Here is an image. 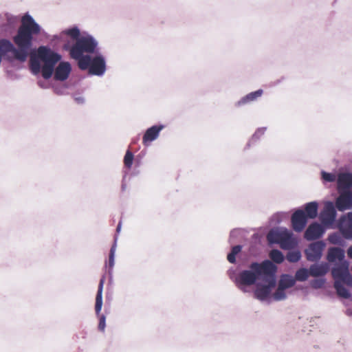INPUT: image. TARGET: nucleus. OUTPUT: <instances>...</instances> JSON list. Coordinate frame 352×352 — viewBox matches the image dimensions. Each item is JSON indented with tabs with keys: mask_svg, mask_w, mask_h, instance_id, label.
<instances>
[{
	"mask_svg": "<svg viewBox=\"0 0 352 352\" xmlns=\"http://www.w3.org/2000/svg\"><path fill=\"white\" fill-rule=\"evenodd\" d=\"M318 204L316 201H311L305 205L304 211L307 219H315L318 215Z\"/></svg>",
	"mask_w": 352,
	"mask_h": 352,
	"instance_id": "obj_20",
	"label": "nucleus"
},
{
	"mask_svg": "<svg viewBox=\"0 0 352 352\" xmlns=\"http://www.w3.org/2000/svg\"><path fill=\"white\" fill-rule=\"evenodd\" d=\"M105 279V275H103L100 280L95 303V311L96 315L99 317L98 329L101 331H104L106 327V317L104 315L100 314L102 307L103 286Z\"/></svg>",
	"mask_w": 352,
	"mask_h": 352,
	"instance_id": "obj_6",
	"label": "nucleus"
},
{
	"mask_svg": "<svg viewBox=\"0 0 352 352\" xmlns=\"http://www.w3.org/2000/svg\"><path fill=\"white\" fill-rule=\"evenodd\" d=\"M301 258V254L300 251H291L287 254L286 258L290 263H296Z\"/></svg>",
	"mask_w": 352,
	"mask_h": 352,
	"instance_id": "obj_28",
	"label": "nucleus"
},
{
	"mask_svg": "<svg viewBox=\"0 0 352 352\" xmlns=\"http://www.w3.org/2000/svg\"><path fill=\"white\" fill-rule=\"evenodd\" d=\"M265 129H259L258 130L256 131V132L254 134V136H258L260 135H262L265 132Z\"/></svg>",
	"mask_w": 352,
	"mask_h": 352,
	"instance_id": "obj_35",
	"label": "nucleus"
},
{
	"mask_svg": "<svg viewBox=\"0 0 352 352\" xmlns=\"http://www.w3.org/2000/svg\"><path fill=\"white\" fill-rule=\"evenodd\" d=\"M163 128V125H154L148 128L143 135V144L147 145L151 142L155 140L158 137L160 132Z\"/></svg>",
	"mask_w": 352,
	"mask_h": 352,
	"instance_id": "obj_17",
	"label": "nucleus"
},
{
	"mask_svg": "<svg viewBox=\"0 0 352 352\" xmlns=\"http://www.w3.org/2000/svg\"><path fill=\"white\" fill-rule=\"evenodd\" d=\"M322 178L326 182H333L336 180V175L333 173H326L324 171L322 172Z\"/></svg>",
	"mask_w": 352,
	"mask_h": 352,
	"instance_id": "obj_33",
	"label": "nucleus"
},
{
	"mask_svg": "<svg viewBox=\"0 0 352 352\" xmlns=\"http://www.w3.org/2000/svg\"><path fill=\"white\" fill-rule=\"evenodd\" d=\"M64 34L70 36L72 39L76 40V41L80 38V30L77 27H74L70 29L65 30L64 31Z\"/></svg>",
	"mask_w": 352,
	"mask_h": 352,
	"instance_id": "obj_27",
	"label": "nucleus"
},
{
	"mask_svg": "<svg viewBox=\"0 0 352 352\" xmlns=\"http://www.w3.org/2000/svg\"><path fill=\"white\" fill-rule=\"evenodd\" d=\"M296 280L289 275H283L279 281L278 285L283 289H287L295 285Z\"/></svg>",
	"mask_w": 352,
	"mask_h": 352,
	"instance_id": "obj_22",
	"label": "nucleus"
},
{
	"mask_svg": "<svg viewBox=\"0 0 352 352\" xmlns=\"http://www.w3.org/2000/svg\"><path fill=\"white\" fill-rule=\"evenodd\" d=\"M270 258L276 263L280 264L284 261L283 253L278 250H272L270 252Z\"/></svg>",
	"mask_w": 352,
	"mask_h": 352,
	"instance_id": "obj_23",
	"label": "nucleus"
},
{
	"mask_svg": "<svg viewBox=\"0 0 352 352\" xmlns=\"http://www.w3.org/2000/svg\"><path fill=\"white\" fill-rule=\"evenodd\" d=\"M309 274L314 277L322 276L328 272L327 264H313L309 267Z\"/></svg>",
	"mask_w": 352,
	"mask_h": 352,
	"instance_id": "obj_19",
	"label": "nucleus"
},
{
	"mask_svg": "<svg viewBox=\"0 0 352 352\" xmlns=\"http://www.w3.org/2000/svg\"><path fill=\"white\" fill-rule=\"evenodd\" d=\"M328 240L330 243L334 245H342L344 240L340 233L334 232L329 235Z\"/></svg>",
	"mask_w": 352,
	"mask_h": 352,
	"instance_id": "obj_25",
	"label": "nucleus"
},
{
	"mask_svg": "<svg viewBox=\"0 0 352 352\" xmlns=\"http://www.w3.org/2000/svg\"><path fill=\"white\" fill-rule=\"evenodd\" d=\"M133 161V154L130 150H127L124 157V166L130 169L132 166Z\"/></svg>",
	"mask_w": 352,
	"mask_h": 352,
	"instance_id": "obj_30",
	"label": "nucleus"
},
{
	"mask_svg": "<svg viewBox=\"0 0 352 352\" xmlns=\"http://www.w3.org/2000/svg\"><path fill=\"white\" fill-rule=\"evenodd\" d=\"M324 282L322 280H315L312 282L311 285L314 288H320L323 286Z\"/></svg>",
	"mask_w": 352,
	"mask_h": 352,
	"instance_id": "obj_34",
	"label": "nucleus"
},
{
	"mask_svg": "<svg viewBox=\"0 0 352 352\" xmlns=\"http://www.w3.org/2000/svg\"><path fill=\"white\" fill-rule=\"evenodd\" d=\"M274 275L266 276L267 278L265 280L267 282V285L258 286L254 292L255 296L261 300H265L271 292V289L275 287L276 280Z\"/></svg>",
	"mask_w": 352,
	"mask_h": 352,
	"instance_id": "obj_12",
	"label": "nucleus"
},
{
	"mask_svg": "<svg viewBox=\"0 0 352 352\" xmlns=\"http://www.w3.org/2000/svg\"><path fill=\"white\" fill-rule=\"evenodd\" d=\"M309 274V271L306 268H300L298 270L295 274V280L298 281H305L306 280Z\"/></svg>",
	"mask_w": 352,
	"mask_h": 352,
	"instance_id": "obj_24",
	"label": "nucleus"
},
{
	"mask_svg": "<svg viewBox=\"0 0 352 352\" xmlns=\"http://www.w3.org/2000/svg\"><path fill=\"white\" fill-rule=\"evenodd\" d=\"M120 228H121V222H120V223H118V226H117V229H116L117 232H119V231H120Z\"/></svg>",
	"mask_w": 352,
	"mask_h": 352,
	"instance_id": "obj_37",
	"label": "nucleus"
},
{
	"mask_svg": "<svg viewBox=\"0 0 352 352\" xmlns=\"http://www.w3.org/2000/svg\"><path fill=\"white\" fill-rule=\"evenodd\" d=\"M98 45L97 41L90 35L78 38L69 50L71 58L80 61L85 56L83 53H94Z\"/></svg>",
	"mask_w": 352,
	"mask_h": 352,
	"instance_id": "obj_4",
	"label": "nucleus"
},
{
	"mask_svg": "<svg viewBox=\"0 0 352 352\" xmlns=\"http://www.w3.org/2000/svg\"><path fill=\"white\" fill-rule=\"evenodd\" d=\"M336 217V211L332 202H327L324 204L322 211L320 212V219L325 226L331 225Z\"/></svg>",
	"mask_w": 352,
	"mask_h": 352,
	"instance_id": "obj_11",
	"label": "nucleus"
},
{
	"mask_svg": "<svg viewBox=\"0 0 352 352\" xmlns=\"http://www.w3.org/2000/svg\"><path fill=\"white\" fill-rule=\"evenodd\" d=\"M338 228L342 236L346 239H352V212L340 217Z\"/></svg>",
	"mask_w": 352,
	"mask_h": 352,
	"instance_id": "obj_10",
	"label": "nucleus"
},
{
	"mask_svg": "<svg viewBox=\"0 0 352 352\" xmlns=\"http://www.w3.org/2000/svg\"><path fill=\"white\" fill-rule=\"evenodd\" d=\"M344 258V251L340 248H330L328 250L327 258L329 262H335L336 260L342 261Z\"/></svg>",
	"mask_w": 352,
	"mask_h": 352,
	"instance_id": "obj_18",
	"label": "nucleus"
},
{
	"mask_svg": "<svg viewBox=\"0 0 352 352\" xmlns=\"http://www.w3.org/2000/svg\"><path fill=\"white\" fill-rule=\"evenodd\" d=\"M79 68L82 70L89 69V74L96 76L102 75L106 69L104 59L101 56H97L91 58L89 55H85L78 62Z\"/></svg>",
	"mask_w": 352,
	"mask_h": 352,
	"instance_id": "obj_5",
	"label": "nucleus"
},
{
	"mask_svg": "<svg viewBox=\"0 0 352 352\" xmlns=\"http://www.w3.org/2000/svg\"><path fill=\"white\" fill-rule=\"evenodd\" d=\"M71 65L68 62H60L54 71V79L65 80L71 72Z\"/></svg>",
	"mask_w": 352,
	"mask_h": 352,
	"instance_id": "obj_15",
	"label": "nucleus"
},
{
	"mask_svg": "<svg viewBox=\"0 0 352 352\" xmlns=\"http://www.w3.org/2000/svg\"><path fill=\"white\" fill-rule=\"evenodd\" d=\"M61 56L47 46H40L37 49L36 57L32 56L30 67L32 72L36 75L41 72L45 79L52 76L54 67L60 60Z\"/></svg>",
	"mask_w": 352,
	"mask_h": 352,
	"instance_id": "obj_1",
	"label": "nucleus"
},
{
	"mask_svg": "<svg viewBox=\"0 0 352 352\" xmlns=\"http://www.w3.org/2000/svg\"><path fill=\"white\" fill-rule=\"evenodd\" d=\"M242 249L239 245L232 247L231 252L228 254L227 259L230 263L236 262V255L239 254Z\"/></svg>",
	"mask_w": 352,
	"mask_h": 352,
	"instance_id": "obj_26",
	"label": "nucleus"
},
{
	"mask_svg": "<svg viewBox=\"0 0 352 352\" xmlns=\"http://www.w3.org/2000/svg\"><path fill=\"white\" fill-rule=\"evenodd\" d=\"M324 232V228L318 223H311L304 233V237L307 241L320 239Z\"/></svg>",
	"mask_w": 352,
	"mask_h": 352,
	"instance_id": "obj_13",
	"label": "nucleus"
},
{
	"mask_svg": "<svg viewBox=\"0 0 352 352\" xmlns=\"http://www.w3.org/2000/svg\"><path fill=\"white\" fill-rule=\"evenodd\" d=\"M347 254L349 257L352 258V245L348 249Z\"/></svg>",
	"mask_w": 352,
	"mask_h": 352,
	"instance_id": "obj_36",
	"label": "nucleus"
},
{
	"mask_svg": "<svg viewBox=\"0 0 352 352\" xmlns=\"http://www.w3.org/2000/svg\"><path fill=\"white\" fill-rule=\"evenodd\" d=\"M281 230H271L267 235V241L272 243H277Z\"/></svg>",
	"mask_w": 352,
	"mask_h": 352,
	"instance_id": "obj_29",
	"label": "nucleus"
},
{
	"mask_svg": "<svg viewBox=\"0 0 352 352\" xmlns=\"http://www.w3.org/2000/svg\"><path fill=\"white\" fill-rule=\"evenodd\" d=\"M116 248V241L114 242L113 245L111 248L109 256V268H112L114 265V255Z\"/></svg>",
	"mask_w": 352,
	"mask_h": 352,
	"instance_id": "obj_32",
	"label": "nucleus"
},
{
	"mask_svg": "<svg viewBox=\"0 0 352 352\" xmlns=\"http://www.w3.org/2000/svg\"><path fill=\"white\" fill-rule=\"evenodd\" d=\"M332 276L335 279L334 287L336 289L339 296L348 299L351 297V294L343 284L352 287V276L349 271V264L346 262L340 265L334 267L331 271Z\"/></svg>",
	"mask_w": 352,
	"mask_h": 352,
	"instance_id": "obj_3",
	"label": "nucleus"
},
{
	"mask_svg": "<svg viewBox=\"0 0 352 352\" xmlns=\"http://www.w3.org/2000/svg\"><path fill=\"white\" fill-rule=\"evenodd\" d=\"M340 195L336 199V207L341 212L352 208V190L338 191Z\"/></svg>",
	"mask_w": 352,
	"mask_h": 352,
	"instance_id": "obj_9",
	"label": "nucleus"
},
{
	"mask_svg": "<svg viewBox=\"0 0 352 352\" xmlns=\"http://www.w3.org/2000/svg\"><path fill=\"white\" fill-rule=\"evenodd\" d=\"M277 244H279L280 247L283 250H289L296 245V241L293 238L292 232L287 229H284L281 230Z\"/></svg>",
	"mask_w": 352,
	"mask_h": 352,
	"instance_id": "obj_14",
	"label": "nucleus"
},
{
	"mask_svg": "<svg viewBox=\"0 0 352 352\" xmlns=\"http://www.w3.org/2000/svg\"><path fill=\"white\" fill-rule=\"evenodd\" d=\"M285 289L278 285L276 291L274 294V298L276 300H281L286 298Z\"/></svg>",
	"mask_w": 352,
	"mask_h": 352,
	"instance_id": "obj_31",
	"label": "nucleus"
},
{
	"mask_svg": "<svg viewBox=\"0 0 352 352\" xmlns=\"http://www.w3.org/2000/svg\"><path fill=\"white\" fill-rule=\"evenodd\" d=\"M263 91L262 89H258L257 91L251 92L244 97H243L238 102L237 105L241 106L256 100L258 98L261 97Z\"/></svg>",
	"mask_w": 352,
	"mask_h": 352,
	"instance_id": "obj_21",
	"label": "nucleus"
},
{
	"mask_svg": "<svg viewBox=\"0 0 352 352\" xmlns=\"http://www.w3.org/2000/svg\"><path fill=\"white\" fill-rule=\"evenodd\" d=\"M250 270L241 271L236 278V282L239 287L250 286L254 285L259 276L262 275H274L277 267L270 261L265 260L261 263L253 262L250 265Z\"/></svg>",
	"mask_w": 352,
	"mask_h": 352,
	"instance_id": "obj_2",
	"label": "nucleus"
},
{
	"mask_svg": "<svg viewBox=\"0 0 352 352\" xmlns=\"http://www.w3.org/2000/svg\"><path fill=\"white\" fill-rule=\"evenodd\" d=\"M324 247L325 243L322 241H318L310 243L305 250L306 258L311 262L319 261L322 257Z\"/></svg>",
	"mask_w": 352,
	"mask_h": 352,
	"instance_id": "obj_7",
	"label": "nucleus"
},
{
	"mask_svg": "<svg viewBox=\"0 0 352 352\" xmlns=\"http://www.w3.org/2000/svg\"><path fill=\"white\" fill-rule=\"evenodd\" d=\"M308 219L303 210H296L291 217L292 229L296 232H301L307 224Z\"/></svg>",
	"mask_w": 352,
	"mask_h": 352,
	"instance_id": "obj_8",
	"label": "nucleus"
},
{
	"mask_svg": "<svg viewBox=\"0 0 352 352\" xmlns=\"http://www.w3.org/2000/svg\"><path fill=\"white\" fill-rule=\"evenodd\" d=\"M338 190H350L352 187V173H341L337 178Z\"/></svg>",
	"mask_w": 352,
	"mask_h": 352,
	"instance_id": "obj_16",
	"label": "nucleus"
}]
</instances>
